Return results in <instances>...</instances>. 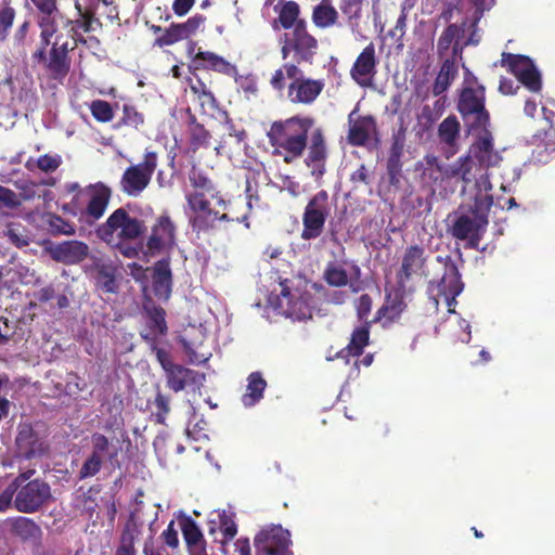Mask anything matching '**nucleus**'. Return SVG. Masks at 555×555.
<instances>
[{"instance_id": "13", "label": "nucleus", "mask_w": 555, "mask_h": 555, "mask_svg": "<svg viewBox=\"0 0 555 555\" xmlns=\"http://www.w3.org/2000/svg\"><path fill=\"white\" fill-rule=\"evenodd\" d=\"M286 76L292 79L288 87V99L293 103L311 104L322 92V80L305 78L295 64H285Z\"/></svg>"}, {"instance_id": "25", "label": "nucleus", "mask_w": 555, "mask_h": 555, "mask_svg": "<svg viewBox=\"0 0 555 555\" xmlns=\"http://www.w3.org/2000/svg\"><path fill=\"white\" fill-rule=\"evenodd\" d=\"M278 17L272 21L271 26L274 30L296 29L300 23H306L299 18L300 9L295 1L279 0L273 8Z\"/></svg>"}, {"instance_id": "1", "label": "nucleus", "mask_w": 555, "mask_h": 555, "mask_svg": "<svg viewBox=\"0 0 555 555\" xmlns=\"http://www.w3.org/2000/svg\"><path fill=\"white\" fill-rule=\"evenodd\" d=\"M480 129L466 155L439 168L443 178L459 179L463 186H474L480 180L491 183L489 170L500 165L502 156L493 147L492 134L486 127Z\"/></svg>"}, {"instance_id": "55", "label": "nucleus", "mask_w": 555, "mask_h": 555, "mask_svg": "<svg viewBox=\"0 0 555 555\" xmlns=\"http://www.w3.org/2000/svg\"><path fill=\"white\" fill-rule=\"evenodd\" d=\"M18 480H13L0 494V512L8 509L13 504Z\"/></svg>"}, {"instance_id": "6", "label": "nucleus", "mask_w": 555, "mask_h": 555, "mask_svg": "<svg viewBox=\"0 0 555 555\" xmlns=\"http://www.w3.org/2000/svg\"><path fill=\"white\" fill-rule=\"evenodd\" d=\"M280 43L284 60L293 54L297 63L309 64L312 63L319 47L318 40L309 34L306 23H300L296 29L285 33Z\"/></svg>"}, {"instance_id": "54", "label": "nucleus", "mask_w": 555, "mask_h": 555, "mask_svg": "<svg viewBox=\"0 0 555 555\" xmlns=\"http://www.w3.org/2000/svg\"><path fill=\"white\" fill-rule=\"evenodd\" d=\"M0 203L11 209L17 208L21 206V201L17 196V194L2 185H0Z\"/></svg>"}, {"instance_id": "12", "label": "nucleus", "mask_w": 555, "mask_h": 555, "mask_svg": "<svg viewBox=\"0 0 555 555\" xmlns=\"http://www.w3.org/2000/svg\"><path fill=\"white\" fill-rule=\"evenodd\" d=\"M157 167V155L146 151L144 160L128 167L120 180V188L129 196H139L149 185Z\"/></svg>"}, {"instance_id": "23", "label": "nucleus", "mask_w": 555, "mask_h": 555, "mask_svg": "<svg viewBox=\"0 0 555 555\" xmlns=\"http://www.w3.org/2000/svg\"><path fill=\"white\" fill-rule=\"evenodd\" d=\"M348 142L354 146L364 145L376 131V124L372 116H360L358 108L348 116Z\"/></svg>"}, {"instance_id": "18", "label": "nucleus", "mask_w": 555, "mask_h": 555, "mask_svg": "<svg viewBox=\"0 0 555 555\" xmlns=\"http://www.w3.org/2000/svg\"><path fill=\"white\" fill-rule=\"evenodd\" d=\"M289 544L291 534L281 526L267 527L255 537L259 555H286Z\"/></svg>"}, {"instance_id": "29", "label": "nucleus", "mask_w": 555, "mask_h": 555, "mask_svg": "<svg viewBox=\"0 0 555 555\" xmlns=\"http://www.w3.org/2000/svg\"><path fill=\"white\" fill-rule=\"evenodd\" d=\"M88 253V245L79 241L62 242L50 249L52 258L64 263H77L83 260Z\"/></svg>"}, {"instance_id": "16", "label": "nucleus", "mask_w": 555, "mask_h": 555, "mask_svg": "<svg viewBox=\"0 0 555 555\" xmlns=\"http://www.w3.org/2000/svg\"><path fill=\"white\" fill-rule=\"evenodd\" d=\"M46 49L47 48L39 47L33 57L37 63L44 65V68L52 79L62 81L69 72V60L67 57L68 43L62 42L59 44V40L56 39L53 42L49 56L46 54Z\"/></svg>"}, {"instance_id": "14", "label": "nucleus", "mask_w": 555, "mask_h": 555, "mask_svg": "<svg viewBox=\"0 0 555 555\" xmlns=\"http://www.w3.org/2000/svg\"><path fill=\"white\" fill-rule=\"evenodd\" d=\"M459 111L470 129L486 127L489 121V115L485 109L483 88L464 89L459 101Z\"/></svg>"}, {"instance_id": "61", "label": "nucleus", "mask_w": 555, "mask_h": 555, "mask_svg": "<svg viewBox=\"0 0 555 555\" xmlns=\"http://www.w3.org/2000/svg\"><path fill=\"white\" fill-rule=\"evenodd\" d=\"M50 225L53 230L63 233V234H73L74 228L66 223L61 217L51 216L50 217Z\"/></svg>"}, {"instance_id": "64", "label": "nucleus", "mask_w": 555, "mask_h": 555, "mask_svg": "<svg viewBox=\"0 0 555 555\" xmlns=\"http://www.w3.org/2000/svg\"><path fill=\"white\" fill-rule=\"evenodd\" d=\"M282 189L286 190L291 195L298 196L300 193V184L289 176H281Z\"/></svg>"}, {"instance_id": "30", "label": "nucleus", "mask_w": 555, "mask_h": 555, "mask_svg": "<svg viewBox=\"0 0 555 555\" xmlns=\"http://www.w3.org/2000/svg\"><path fill=\"white\" fill-rule=\"evenodd\" d=\"M325 159L326 150L324 140L321 131L317 130L311 138V144L306 158V164L311 168V175L315 179H320L323 176L325 171Z\"/></svg>"}, {"instance_id": "59", "label": "nucleus", "mask_w": 555, "mask_h": 555, "mask_svg": "<svg viewBox=\"0 0 555 555\" xmlns=\"http://www.w3.org/2000/svg\"><path fill=\"white\" fill-rule=\"evenodd\" d=\"M190 181H191L192 185L198 190H210L211 189L210 181L205 176H203L201 172L196 171L195 169H193L190 172Z\"/></svg>"}, {"instance_id": "63", "label": "nucleus", "mask_w": 555, "mask_h": 555, "mask_svg": "<svg viewBox=\"0 0 555 555\" xmlns=\"http://www.w3.org/2000/svg\"><path fill=\"white\" fill-rule=\"evenodd\" d=\"M130 241H121L118 245H111L119 250L127 258H134L139 255V248L129 243Z\"/></svg>"}, {"instance_id": "45", "label": "nucleus", "mask_w": 555, "mask_h": 555, "mask_svg": "<svg viewBox=\"0 0 555 555\" xmlns=\"http://www.w3.org/2000/svg\"><path fill=\"white\" fill-rule=\"evenodd\" d=\"M222 552L224 555H250L249 540L240 538L236 541L221 540Z\"/></svg>"}, {"instance_id": "10", "label": "nucleus", "mask_w": 555, "mask_h": 555, "mask_svg": "<svg viewBox=\"0 0 555 555\" xmlns=\"http://www.w3.org/2000/svg\"><path fill=\"white\" fill-rule=\"evenodd\" d=\"M331 214V203L327 192L320 191L308 202L304 215L301 238L309 241L319 237L327 217Z\"/></svg>"}, {"instance_id": "8", "label": "nucleus", "mask_w": 555, "mask_h": 555, "mask_svg": "<svg viewBox=\"0 0 555 555\" xmlns=\"http://www.w3.org/2000/svg\"><path fill=\"white\" fill-rule=\"evenodd\" d=\"M427 255L418 245L409 246L401 259V267L397 272V281L403 293H412L415 284L427 275Z\"/></svg>"}, {"instance_id": "3", "label": "nucleus", "mask_w": 555, "mask_h": 555, "mask_svg": "<svg viewBox=\"0 0 555 555\" xmlns=\"http://www.w3.org/2000/svg\"><path fill=\"white\" fill-rule=\"evenodd\" d=\"M312 124V119L299 117L273 122L268 132V138L271 145L275 147L274 153L282 155L286 163H292L301 156Z\"/></svg>"}, {"instance_id": "50", "label": "nucleus", "mask_w": 555, "mask_h": 555, "mask_svg": "<svg viewBox=\"0 0 555 555\" xmlns=\"http://www.w3.org/2000/svg\"><path fill=\"white\" fill-rule=\"evenodd\" d=\"M14 10L8 5L0 10V41H3L14 21Z\"/></svg>"}, {"instance_id": "56", "label": "nucleus", "mask_w": 555, "mask_h": 555, "mask_svg": "<svg viewBox=\"0 0 555 555\" xmlns=\"http://www.w3.org/2000/svg\"><path fill=\"white\" fill-rule=\"evenodd\" d=\"M61 165L60 156L42 155L37 160V166L44 172L54 171Z\"/></svg>"}, {"instance_id": "7", "label": "nucleus", "mask_w": 555, "mask_h": 555, "mask_svg": "<svg viewBox=\"0 0 555 555\" xmlns=\"http://www.w3.org/2000/svg\"><path fill=\"white\" fill-rule=\"evenodd\" d=\"M111 189L102 182L90 184L79 191L77 195L73 197V206L79 210L80 216L88 222L99 220L105 212L109 199Z\"/></svg>"}, {"instance_id": "35", "label": "nucleus", "mask_w": 555, "mask_h": 555, "mask_svg": "<svg viewBox=\"0 0 555 555\" xmlns=\"http://www.w3.org/2000/svg\"><path fill=\"white\" fill-rule=\"evenodd\" d=\"M403 293L401 288L399 287V291H397L393 295L388 294L386 298V302L384 306L377 311V318L376 320L382 321L383 325L386 326L392 321H395L399 315L402 313V311L405 308L404 301H403Z\"/></svg>"}, {"instance_id": "52", "label": "nucleus", "mask_w": 555, "mask_h": 555, "mask_svg": "<svg viewBox=\"0 0 555 555\" xmlns=\"http://www.w3.org/2000/svg\"><path fill=\"white\" fill-rule=\"evenodd\" d=\"M208 131L201 125H193L191 127V142L194 149L206 146L209 142Z\"/></svg>"}, {"instance_id": "62", "label": "nucleus", "mask_w": 555, "mask_h": 555, "mask_svg": "<svg viewBox=\"0 0 555 555\" xmlns=\"http://www.w3.org/2000/svg\"><path fill=\"white\" fill-rule=\"evenodd\" d=\"M175 522L170 521L167 529L162 533L164 542L170 547H177L179 544L178 532L173 528Z\"/></svg>"}, {"instance_id": "38", "label": "nucleus", "mask_w": 555, "mask_h": 555, "mask_svg": "<svg viewBox=\"0 0 555 555\" xmlns=\"http://www.w3.org/2000/svg\"><path fill=\"white\" fill-rule=\"evenodd\" d=\"M182 532L188 544L190 555L206 551L203 534L198 527L191 519H186L182 524Z\"/></svg>"}, {"instance_id": "47", "label": "nucleus", "mask_w": 555, "mask_h": 555, "mask_svg": "<svg viewBox=\"0 0 555 555\" xmlns=\"http://www.w3.org/2000/svg\"><path fill=\"white\" fill-rule=\"evenodd\" d=\"M103 461H104L103 457L91 453L87 457V460L85 461V463L82 464V466L79 470V478L86 479V478L96 475L102 467Z\"/></svg>"}, {"instance_id": "58", "label": "nucleus", "mask_w": 555, "mask_h": 555, "mask_svg": "<svg viewBox=\"0 0 555 555\" xmlns=\"http://www.w3.org/2000/svg\"><path fill=\"white\" fill-rule=\"evenodd\" d=\"M41 16L61 14L56 9V0H33Z\"/></svg>"}, {"instance_id": "57", "label": "nucleus", "mask_w": 555, "mask_h": 555, "mask_svg": "<svg viewBox=\"0 0 555 555\" xmlns=\"http://www.w3.org/2000/svg\"><path fill=\"white\" fill-rule=\"evenodd\" d=\"M372 308V299L369 295H362L356 302L357 313L360 320H366Z\"/></svg>"}, {"instance_id": "44", "label": "nucleus", "mask_w": 555, "mask_h": 555, "mask_svg": "<svg viewBox=\"0 0 555 555\" xmlns=\"http://www.w3.org/2000/svg\"><path fill=\"white\" fill-rule=\"evenodd\" d=\"M216 517L218 518L219 529L223 535L222 540H233L237 532V527L234 521V514L221 511L216 513Z\"/></svg>"}, {"instance_id": "49", "label": "nucleus", "mask_w": 555, "mask_h": 555, "mask_svg": "<svg viewBox=\"0 0 555 555\" xmlns=\"http://www.w3.org/2000/svg\"><path fill=\"white\" fill-rule=\"evenodd\" d=\"M15 185L18 190L17 196L21 202L33 201L38 196V184L33 181H17Z\"/></svg>"}, {"instance_id": "32", "label": "nucleus", "mask_w": 555, "mask_h": 555, "mask_svg": "<svg viewBox=\"0 0 555 555\" xmlns=\"http://www.w3.org/2000/svg\"><path fill=\"white\" fill-rule=\"evenodd\" d=\"M142 513L143 506L142 503H139L130 514V517L125 525L120 535V544L134 546V543L140 540L145 527V521L142 519Z\"/></svg>"}, {"instance_id": "19", "label": "nucleus", "mask_w": 555, "mask_h": 555, "mask_svg": "<svg viewBox=\"0 0 555 555\" xmlns=\"http://www.w3.org/2000/svg\"><path fill=\"white\" fill-rule=\"evenodd\" d=\"M206 337L207 328L203 324L198 326L190 325L181 334L180 343L191 363L202 364L210 358V351L204 346Z\"/></svg>"}, {"instance_id": "40", "label": "nucleus", "mask_w": 555, "mask_h": 555, "mask_svg": "<svg viewBox=\"0 0 555 555\" xmlns=\"http://www.w3.org/2000/svg\"><path fill=\"white\" fill-rule=\"evenodd\" d=\"M457 74V67L455 65L454 60H446L440 68V72L437 75L435 80L433 92L436 95L443 93L452 80L455 78Z\"/></svg>"}, {"instance_id": "21", "label": "nucleus", "mask_w": 555, "mask_h": 555, "mask_svg": "<svg viewBox=\"0 0 555 555\" xmlns=\"http://www.w3.org/2000/svg\"><path fill=\"white\" fill-rule=\"evenodd\" d=\"M204 22L205 17L203 15H194L184 23L171 24L164 34L156 39V43L159 47L171 46L178 41L188 39L203 28Z\"/></svg>"}, {"instance_id": "34", "label": "nucleus", "mask_w": 555, "mask_h": 555, "mask_svg": "<svg viewBox=\"0 0 555 555\" xmlns=\"http://www.w3.org/2000/svg\"><path fill=\"white\" fill-rule=\"evenodd\" d=\"M147 330L141 333L146 341H154L156 337L166 334L167 324L165 320V311L157 307H145Z\"/></svg>"}, {"instance_id": "37", "label": "nucleus", "mask_w": 555, "mask_h": 555, "mask_svg": "<svg viewBox=\"0 0 555 555\" xmlns=\"http://www.w3.org/2000/svg\"><path fill=\"white\" fill-rule=\"evenodd\" d=\"M12 532L24 541L37 542L41 537L40 527L31 519L17 517L11 521Z\"/></svg>"}, {"instance_id": "26", "label": "nucleus", "mask_w": 555, "mask_h": 555, "mask_svg": "<svg viewBox=\"0 0 555 555\" xmlns=\"http://www.w3.org/2000/svg\"><path fill=\"white\" fill-rule=\"evenodd\" d=\"M39 26L41 28L40 34V47L47 48L49 44L53 46V42L57 39L61 44L60 29L62 27H70L68 33L74 31L73 22L66 21L62 14L40 16Z\"/></svg>"}, {"instance_id": "20", "label": "nucleus", "mask_w": 555, "mask_h": 555, "mask_svg": "<svg viewBox=\"0 0 555 555\" xmlns=\"http://www.w3.org/2000/svg\"><path fill=\"white\" fill-rule=\"evenodd\" d=\"M465 31L464 26H459L456 24L448 26L438 39V53L443 55L452 46L453 56H461L464 47L477 44L479 42L476 30H473L470 37L467 39H465Z\"/></svg>"}, {"instance_id": "11", "label": "nucleus", "mask_w": 555, "mask_h": 555, "mask_svg": "<svg viewBox=\"0 0 555 555\" xmlns=\"http://www.w3.org/2000/svg\"><path fill=\"white\" fill-rule=\"evenodd\" d=\"M186 215L194 230L206 231L215 227L217 221L228 220V215L210 207L205 195L196 191L185 195Z\"/></svg>"}, {"instance_id": "36", "label": "nucleus", "mask_w": 555, "mask_h": 555, "mask_svg": "<svg viewBox=\"0 0 555 555\" xmlns=\"http://www.w3.org/2000/svg\"><path fill=\"white\" fill-rule=\"evenodd\" d=\"M360 274L361 270L357 264H351L349 267V272H347L341 266L332 264L325 271V280L333 286H344L352 279L358 280Z\"/></svg>"}, {"instance_id": "24", "label": "nucleus", "mask_w": 555, "mask_h": 555, "mask_svg": "<svg viewBox=\"0 0 555 555\" xmlns=\"http://www.w3.org/2000/svg\"><path fill=\"white\" fill-rule=\"evenodd\" d=\"M176 244V227L168 216H160L147 241L151 251L168 250Z\"/></svg>"}, {"instance_id": "28", "label": "nucleus", "mask_w": 555, "mask_h": 555, "mask_svg": "<svg viewBox=\"0 0 555 555\" xmlns=\"http://www.w3.org/2000/svg\"><path fill=\"white\" fill-rule=\"evenodd\" d=\"M165 373L168 387L176 392L183 390L190 384L201 385L205 379L203 374L179 364L171 365Z\"/></svg>"}, {"instance_id": "48", "label": "nucleus", "mask_w": 555, "mask_h": 555, "mask_svg": "<svg viewBox=\"0 0 555 555\" xmlns=\"http://www.w3.org/2000/svg\"><path fill=\"white\" fill-rule=\"evenodd\" d=\"M5 236L16 247H24L29 243V238L21 225L10 224L5 231Z\"/></svg>"}, {"instance_id": "42", "label": "nucleus", "mask_w": 555, "mask_h": 555, "mask_svg": "<svg viewBox=\"0 0 555 555\" xmlns=\"http://www.w3.org/2000/svg\"><path fill=\"white\" fill-rule=\"evenodd\" d=\"M461 126L455 116H449L439 125L440 140L449 146H454L460 137Z\"/></svg>"}, {"instance_id": "2", "label": "nucleus", "mask_w": 555, "mask_h": 555, "mask_svg": "<svg viewBox=\"0 0 555 555\" xmlns=\"http://www.w3.org/2000/svg\"><path fill=\"white\" fill-rule=\"evenodd\" d=\"M491 191L492 184L485 180L474 186H462L468 209L455 219L451 233L459 240L467 241L473 248L478 246L488 227V215L493 205Z\"/></svg>"}, {"instance_id": "39", "label": "nucleus", "mask_w": 555, "mask_h": 555, "mask_svg": "<svg viewBox=\"0 0 555 555\" xmlns=\"http://www.w3.org/2000/svg\"><path fill=\"white\" fill-rule=\"evenodd\" d=\"M266 386V380L258 372L251 373L248 376L246 392L242 397L243 404L247 408L255 405L262 398Z\"/></svg>"}, {"instance_id": "51", "label": "nucleus", "mask_w": 555, "mask_h": 555, "mask_svg": "<svg viewBox=\"0 0 555 555\" xmlns=\"http://www.w3.org/2000/svg\"><path fill=\"white\" fill-rule=\"evenodd\" d=\"M122 120L126 125L138 128L144 122V117L132 105H124Z\"/></svg>"}, {"instance_id": "53", "label": "nucleus", "mask_w": 555, "mask_h": 555, "mask_svg": "<svg viewBox=\"0 0 555 555\" xmlns=\"http://www.w3.org/2000/svg\"><path fill=\"white\" fill-rule=\"evenodd\" d=\"M91 441L93 447L92 453L104 459L109 449L108 439L102 434H94L91 437Z\"/></svg>"}, {"instance_id": "41", "label": "nucleus", "mask_w": 555, "mask_h": 555, "mask_svg": "<svg viewBox=\"0 0 555 555\" xmlns=\"http://www.w3.org/2000/svg\"><path fill=\"white\" fill-rule=\"evenodd\" d=\"M338 18V12L334 7L323 0L312 13V22L317 27L327 28L333 26Z\"/></svg>"}, {"instance_id": "15", "label": "nucleus", "mask_w": 555, "mask_h": 555, "mask_svg": "<svg viewBox=\"0 0 555 555\" xmlns=\"http://www.w3.org/2000/svg\"><path fill=\"white\" fill-rule=\"evenodd\" d=\"M463 283L457 268L453 263L446 264L444 273L438 283L430 282L428 292L435 304H439L442 298L449 308V312L454 313L456 297L463 291Z\"/></svg>"}, {"instance_id": "43", "label": "nucleus", "mask_w": 555, "mask_h": 555, "mask_svg": "<svg viewBox=\"0 0 555 555\" xmlns=\"http://www.w3.org/2000/svg\"><path fill=\"white\" fill-rule=\"evenodd\" d=\"M370 332L367 324L356 328L351 335L347 352L353 357H359L364 347L369 344Z\"/></svg>"}, {"instance_id": "9", "label": "nucleus", "mask_w": 555, "mask_h": 555, "mask_svg": "<svg viewBox=\"0 0 555 555\" xmlns=\"http://www.w3.org/2000/svg\"><path fill=\"white\" fill-rule=\"evenodd\" d=\"M278 313L293 321H306L312 318L314 309L313 297L299 289L291 291L282 284L281 294L273 302Z\"/></svg>"}, {"instance_id": "60", "label": "nucleus", "mask_w": 555, "mask_h": 555, "mask_svg": "<svg viewBox=\"0 0 555 555\" xmlns=\"http://www.w3.org/2000/svg\"><path fill=\"white\" fill-rule=\"evenodd\" d=\"M235 78L236 83L241 89H243L246 93L254 94L257 91L256 81L251 76H233Z\"/></svg>"}, {"instance_id": "22", "label": "nucleus", "mask_w": 555, "mask_h": 555, "mask_svg": "<svg viewBox=\"0 0 555 555\" xmlns=\"http://www.w3.org/2000/svg\"><path fill=\"white\" fill-rule=\"evenodd\" d=\"M17 456L26 460L41 456L47 450L46 441L27 425H21L15 439Z\"/></svg>"}, {"instance_id": "5", "label": "nucleus", "mask_w": 555, "mask_h": 555, "mask_svg": "<svg viewBox=\"0 0 555 555\" xmlns=\"http://www.w3.org/2000/svg\"><path fill=\"white\" fill-rule=\"evenodd\" d=\"M34 474V469H27L14 479L18 480V483L13 505L21 513H34L51 498V489L46 481L29 480Z\"/></svg>"}, {"instance_id": "4", "label": "nucleus", "mask_w": 555, "mask_h": 555, "mask_svg": "<svg viewBox=\"0 0 555 555\" xmlns=\"http://www.w3.org/2000/svg\"><path fill=\"white\" fill-rule=\"evenodd\" d=\"M143 222L131 217L124 208L116 209L98 230V236L108 245L133 241L144 232Z\"/></svg>"}, {"instance_id": "27", "label": "nucleus", "mask_w": 555, "mask_h": 555, "mask_svg": "<svg viewBox=\"0 0 555 555\" xmlns=\"http://www.w3.org/2000/svg\"><path fill=\"white\" fill-rule=\"evenodd\" d=\"M376 56L373 43L366 46L357 57L352 68L351 76L359 85H366L375 74Z\"/></svg>"}, {"instance_id": "33", "label": "nucleus", "mask_w": 555, "mask_h": 555, "mask_svg": "<svg viewBox=\"0 0 555 555\" xmlns=\"http://www.w3.org/2000/svg\"><path fill=\"white\" fill-rule=\"evenodd\" d=\"M194 62L207 69H211L230 77L236 76L237 74L235 65L214 52L198 51L194 56Z\"/></svg>"}, {"instance_id": "17", "label": "nucleus", "mask_w": 555, "mask_h": 555, "mask_svg": "<svg viewBox=\"0 0 555 555\" xmlns=\"http://www.w3.org/2000/svg\"><path fill=\"white\" fill-rule=\"evenodd\" d=\"M502 64L530 91L541 90V75L532 61L524 55L503 54Z\"/></svg>"}, {"instance_id": "46", "label": "nucleus", "mask_w": 555, "mask_h": 555, "mask_svg": "<svg viewBox=\"0 0 555 555\" xmlns=\"http://www.w3.org/2000/svg\"><path fill=\"white\" fill-rule=\"evenodd\" d=\"M90 111L92 116L101 122L111 121L114 116L111 104L102 100L93 101L90 104Z\"/></svg>"}, {"instance_id": "31", "label": "nucleus", "mask_w": 555, "mask_h": 555, "mask_svg": "<svg viewBox=\"0 0 555 555\" xmlns=\"http://www.w3.org/2000/svg\"><path fill=\"white\" fill-rule=\"evenodd\" d=\"M172 276L168 260H160L154 266L153 292L159 299L167 300L171 294Z\"/></svg>"}]
</instances>
